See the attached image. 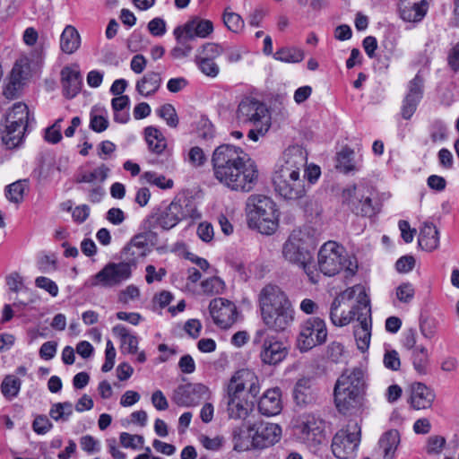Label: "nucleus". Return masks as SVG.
I'll return each mask as SVG.
<instances>
[{
	"mask_svg": "<svg viewBox=\"0 0 459 459\" xmlns=\"http://www.w3.org/2000/svg\"><path fill=\"white\" fill-rule=\"evenodd\" d=\"M212 165L214 178L233 191L249 192L256 184V166L240 147L218 146L212 152Z\"/></svg>",
	"mask_w": 459,
	"mask_h": 459,
	"instance_id": "1",
	"label": "nucleus"
},
{
	"mask_svg": "<svg viewBox=\"0 0 459 459\" xmlns=\"http://www.w3.org/2000/svg\"><path fill=\"white\" fill-rule=\"evenodd\" d=\"M245 391L255 397L260 392L257 376L249 369L237 371L227 385V411L230 419H246L253 409V403L244 399Z\"/></svg>",
	"mask_w": 459,
	"mask_h": 459,
	"instance_id": "2",
	"label": "nucleus"
},
{
	"mask_svg": "<svg viewBox=\"0 0 459 459\" xmlns=\"http://www.w3.org/2000/svg\"><path fill=\"white\" fill-rule=\"evenodd\" d=\"M249 226L262 234L271 235L279 225V212L274 201L264 195H252L247 201Z\"/></svg>",
	"mask_w": 459,
	"mask_h": 459,
	"instance_id": "3",
	"label": "nucleus"
},
{
	"mask_svg": "<svg viewBox=\"0 0 459 459\" xmlns=\"http://www.w3.org/2000/svg\"><path fill=\"white\" fill-rule=\"evenodd\" d=\"M309 237L302 230H293L282 247V255L289 263L302 268L312 283L318 281L315 272L313 255L309 250Z\"/></svg>",
	"mask_w": 459,
	"mask_h": 459,
	"instance_id": "4",
	"label": "nucleus"
},
{
	"mask_svg": "<svg viewBox=\"0 0 459 459\" xmlns=\"http://www.w3.org/2000/svg\"><path fill=\"white\" fill-rule=\"evenodd\" d=\"M199 218L200 213L190 200L184 199L172 201L164 208L154 211L147 219L149 229L159 226L162 230H169L186 218Z\"/></svg>",
	"mask_w": 459,
	"mask_h": 459,
	"instance_id": "5",
	"label": "nucleus"
},
{
	"mask_svg": "<svg viewBox=\"0 0 459 459\" xmlns=\"http://www.w3.org/2000/svg\"><path fill=\"white\" fill-rule=\"evenodd\" d=\"M28 124L27 105L22 102L15 103L6 114L5 131L2 136L3 143L7 148H14L22 143Z\"/></svg>",
	"mask_w": 459,
	"mask_h": 459,
	"instance_id": "6",
	"label": "nucleus"
},
{
	"mask_svg": "<svg viewBox=\"0 0 459 459\" xmlns=\"http://www.w3.org/2000/svg\"><path fill=\"white\" fill-rule=\"evenodd\" d=\"M253 343L260 345L259 357L264 364L275 366L281 363L289 353L288 345L265 329L257 330Z\"/></svg>",
	"mask_w": 459,
	"mask_h": 459,
	"instance_id": "7",
	"label": "nucleus"
},
{
	"mask_svg": "<svg viewBox=\"0 0 459 459\" xmlns=\"http://www.w3.org/2000/svg\"><path fill=\"white\" fill-rule=\"evenodd\" d=\"M134 263H108L99 273L91 277L86 285L89 287L113 288L128 280L132 275Z\"/></svg>",
	"mask_w": 459,
	"mask_h": 459,
	"instance_id": "8",
	"label": "nucleus"
},
{
	"mask_svg": "<svg viewBox=\"0 0 459 459\" xmlns=\"http://www.w3.org/2000/svg\"><path fill=\"white\" fill-rule=\"evenodd\" d=\"M375 191L372 187L359 184L343 190L342 197L345 203L358 215L371 217L377 213L373 204Z\"/></svg>",
	"mask_w": 459,
	"mask_h": 459,
	"instance_id": "9",
	"label": "nucleus"
},
{
	"mask_svg": "<svg viewBox=\"0 0 459 459\" xmlns=\"http://www.w3.org/2000/svg\"><path fill=\"white\" fill-rule=\"evenodd\" d=\"M359 442L360 427L357 422H352L334 435L331 446L332 451L339 459H351L356 455Z\"/></svg>",
	"mask_w": 459,
	"mask_h": 459,
	"instance_id": "10",
	"label": "nucleus"
},
{
	"mask_svg": "<svg viewBox=\"0 0 459 459\" xmlns=\"http://www.w3.org/2000/svg\"><path fill=\"white\" fill-rule=\"evenodd\" d=\"M327 329L325 323L319 317H310L300 326L297 339V348L301 352H307L326 341Z\"/></svg>",
	"mask_w": 459,
	"mask_h": 459,
	"instance_id": "11",
	"label": "nucleus"
},
{
	"mask_svg": "<svg viewBox=\"0 0 459 459\" xmlns=\"http://www.w3.org/2000/svg\"><path fill=\"white\" fill-rule=\"evenodd\" d=\"M273 182L275 191L288 200H298L302 198L306 194V177L285 172L274 171Z\"/></svg>",
	"mask_w": 459,
	"mask_h": 459,
	"instance_id": "12",
	"label": "nucleus"
},
{
	"mask_svg": "<svg viewBox=\"0 0 459 459\" xmlns=\"http://www.w3.org/2000/svg\"><path fill=\"white\" fill-rule=\"evenodd\" d=\"M343 247L334 241L325 243L317 255L319 271L326 276H334L344 267L347 259Z\"/></svg>",
	"mask_w": 459,
	"mask_h": 459,
	"instance_id": "13",
	"label": "nucleus"
},
{
	"mask_svg": "<svg viewBox=\"0 0 459 459\" xmlns=\"http://www.w3.org/2000/svg\"><path fill=\"white\" fill-rule=\"evenodd\" d=\"M359 293L365 292L363 288L359 285H356L352 288H348L344 291L338 294L330 307V319L332 323L336 326H344L349 325L355 316L359 315L360 309L358 308V304L351 307L349 311H346L342 307L345 305V301L351 300L356 291Z\"/></svg>",
	"mask_w": 459,
	"mask_h": 459,
	"instance_id": "14",
	"label": "nucleus"
},
{
	"mask_svg": "<svg viewBox=\"0 0 459 459\" xmlns=\"http://www.w3.org/2000/svg\"><path fill=\"white\" fill-rule=\"evenodd\" d=\"M358 308L360 312L357 317L359 324L354 328V337L359 350L364 352L368 349L371 338V307L366 292L359 293Z\"/></svg>",
	"mask_w": 459,
	"mask_h": 459,
	"instance_id": "15",
	"label": "nucleus"
},
{
	"mask_svg": "<svg viewBox=\"0 0 459 459\" xmlns=\"http://www.w3.org/2000/svg\"><path fill=\"white\" fill-rule=\"evenodd\" d=\"M236 118L238 123L242 125H259L271 122L266 106L253 98H245L240 101L236 112Z\"/></svg>",
	"mask_w": 459,
	"mask_h": 459,
	"instance_id": "16",
	"label": "nucleus"
},
{
	"mask_svg": "<svg viewBox=\"0 0 459 459\" xmlns=\"http://www.w3.org/2000/svg\"><path fill=\"white\" fill-rule=\"evenodd\" d=\"M210 397L209 388L200 383L186 384L178 386L173 394V401L178 406L192 407Z\"/></svg>",
	"mask_w": 459,
	"mask_h": 459,
	"instance_id": "17",
	"label": "nucleus"
},
{
	"mask_svg": "<svg viewBox=\"0 0 459 459\" xmlns=\"http://www.w3.org/2000/svg\"><path fill=\"white\" fill-rule=\"evenodd\" d=\"M307 161V152L299 145H293L287 148L281 160L276 166L275 171L285 172L298 175L306 174V166Z\"/></svg>",
	"mask_w": 459,
	"mask_h": 459,
	"instance_id": "18",
	"label": "nucleus"
},
{
	"mask_svg": "<svg viewBox=\"0 0 459 459\" xmlns=\"http://www.w3.org/2000/svg\"><path fill=\"white\" fill-rule=\"evenodd\" d=\"M250 431H253L255 449H264L273 446L281 437V429L278 424L265 421L250 424Z\"/></svg>",
	"mask_w": 459,
	"mask_h": 459,
	"instance_id": "19",
	"label": "nucleus"
},
{
	"mask_svg": "<svg viewBox=\"0 0 459 459\" xmlns=\"http://www.w3.org/2000/svg\"><path fill=\"white\" fill-rule=\"evenodd\" d=\"M211 316L221 328L230 327L237 319V307L233 302L223 298L213 299L209 305Z\"/></svg>",
	"mask_w": 459,
	"mask_h": 459,
	"instance_id": "20",
	"label": "nucleus"
},
{
	"mask_svg": "<svg viewBox=\"0 0 459 459\" xmlns=\"http://www.w3.org/2000/svg\"><path fill=\"white\" fill-rule=\"evenodd\" d=\"M324 428L325 421L314 413H303L299 417L298 429L305 441L321 443L324 439Z\"/></svg>",
	"mask_w": 459,
	"mask_h": 459,
	"instance_id": "21",
	"label": "nucleus"
},
{
	"mask_svg": "<svg viewBox=\"0 0 459 459\" xmlns=\"http://www.w3.org/2000/svg\"><path fill=\"white\" fill-rule=\"evenodd\" d=\"M213 31V24L210 20L202 19L200 17H193L184 25L178 26L174 30L176 39L179 40L184 38L194 39L195 38H207Z\"/></svg>",
	"mask_w": 459,
	"mask_h": 459,
	"instance_id": "22",
	"label": "nucleus"
},
{
	"mask_svg": "<svg viewBox=\"0 0 459 459\" xmlns=\"http://www.w3.org/2000/svg\"><path fill=\"white\" fill-rule=\"evenodd\" d=\"M367 380L365 371L360 368L346 369L337 379L334 388L352 392L365 396Z\"/></svg>",
	"mask_w": 459,
	"mask_h": 459,
	"instance_id": "23",
	"label": "nucleus"
},
{
	"mask_svg": "<svg viewBox=\"0 0 459 459\" xmlns=\"http://www.w3.org/2000/svg\"><path fill=\"white\" fill-rule=\"evenodd\" d=\"M334 404L337 411L343 415L360 413L365 407V396L352 392L333 389Z\"/></svg>",
	"mask_w": 459,
	"mask_h": 459,
	"instance_id": "24",
	"label": "nucleus"
},
{
	"mask_svg": "<svg viewBox=\"0 0 459 459\" xmlns=\"http://www.w3.org/2000/svg\"><path fill=\"white\" fill-rule=\"evenodd\" d=\"M290 304L287 295L276 285L264 286L259 294L261 314Z\"/></svg>",
	"mask_w": 459,
	"mask_h": 459,
	"instance_id": "25",
	"label": "nucleus"
},
{
	"mask_svg": "<svg viewBox=\"0 0 459 459\" xmlns=\"http://www.w3.org/2000/svg\"><path fill=\"white\" fill-rule=\"evenodd\" d=\"M261 315L263 322L269 328L277 332L284 331L294 320V309L291 303Z\"/></svg>",
	"mask_w": 459,
	"mask_h": 459,
	"instance_id": "26",
	"label": "nucleus"
},
{
	"mask_svg": "<svg viewBox=\"0 0 459 459\" xmlns=\"http://www.w3.org/2000/svg\"><path fill=\"white\" fill-rule=\"evenodd\" d=\"M60 74L64 96L66 99L77 96L82 85V77L77 65L65 66Z\"/></svg>",
	"mask_w": 459,
	"mask_h": 459,
	"instance_id": "27",
	"label": "nucleus"
},
{
	"mask_svg": "<svg viewBox=\"0 0 459 459\" xmlns=\"http://www.w3.org/2000/svg\"><path fill=\"white\" fill-rule=\"evenodd\" d=\"M411 395L409 403L414 410L429 409L436 398L433 389L425 384L417 382L411 385Z\"/></svg>",
	"mask_w": 459,
	"mask_h": 459,
	"instance_id": "28",
	"label": "nucleus"
},
{
	"mask_svg": "<svg viewBox=\"0 0 459 459\" xmlns=\"http://www.w3.org/2000/svg\"><path fill=\"white\" fill-rule=\"evenodd\" d=\"M423 81L420 76H415L409 82V92L406 95L403 108L402 115L404 119H409L414 114L419 102L423 94Z\"/></svg>",
	"mask_w": 459,
	"mask_h": 459,
	"instance_id": "29",
	"label": "nucleus"
},
{
	"mask_svg": "<svg viewBox=\"0 0 459 459\" xmlns=\"http://www.w3.org/2000/svg\"><path fill=\"white\" fill-rule=\"evenodd\" d=\"M429 4L426 0H400L401 18L407 22H419L426 15Z\"/></svg>",
	"mask_w": 459,
	"mask_h": 459,
	"instance_id": "30",
	"label": "nucleus"
},
{
	"mask_svg": "<svg viewBox=\"0 0 459 459\" xmlns=\"http://www.w3.org/2000/svg\"><path fill=\"white\" fill-rule=\"evenodd\" d=\"M282 409L279 388L267 390L258 402L259 411L267 417L277 415Z\"/></svg>",
	"mask_w": 459,
	"mask_h": 459,
	"instance_id": "31",
	"label": "nucleus"
},
{
	"mask_svg": "<svg viewBox=\"0 0 459 459\" xmlns=\"http://www.w3.org/2000/svg\"><path fill=\"white\" fill-rule=\"evenodd\" d=\"M294 400L298 405L307 406L316 402L317 395L309 378L299 379L294 387Z\"/></svg>",
	"mask_w": 459,
	"mask_h": 459,
	"instance_id": "32",
	"label": "nucleus"
},
{
	"mask_svg": "<svg viewBox=\"0 0 459 459\" xmlns=\"http://www.w3.org/2000/svg\"><path fill=\"white\" fill-rule=\"evenodd\" d=\"M419 246L426 251H433L439 245V233L436 226L431 222H424L420 230Z\"/></svg>",
	"mask_w": 459,
	"mask_h": 459,
	"instance_id": "33",
	"label": "nucleus"
},
{
	"mask_svg": "<svg viewBox=\"0 0 459 459\" xmlns=\"http://www.w3.org/2000/svg\"><path fill=\"white\" fill-rule=\"evenodd\" d=\"M253 431H250V424L246 429L238 428L232 432L233 449L237 452L248 451L255 449V441Z\"/></svg>",
	"mask_w": 459,
	"mask_h": 459,
	"instance_id": "34",
	"label": "nucleus"
},
{
	"mask_svg": "<svg viewBox=\"0 0 459 459\" xmlns=\"http://www.w3.org/2000/svg\"><path fill=\"white\" fill-rule=\"evenodd\" d=\"M400 444V434L396 429L385 432L379 441V448L383 450L384 459H393Z\"/></svg>",
	"mask_w": 459,
	"mask_h": 459,
	"instance_id": "35",
	"label": "nucleus"
},
{
	"mask_svg": "<svg viewBox=\"0 0 459 459\" xmlns=\"http://www.w3.org/2000/svg\"><path fill=\"white\" fill-rule=\"evenodd\" d=\"M80 45L81 38L77 30L72 25H67L60 37L61 50L65 54H73L79 48Z\"/></svg>",
	"mask_w": 459,
	"mask_h": 459,
	"instance_id": "36",
	"label": "nucleus"
},
{
	"mask_svg": "<svg viewBox=\"0 0 459 459\" xmlns=\"http://www.w3.org/2000/svg\"><path fill=\"white\" fill-rule=\"evenodd\" d=\"M145 140L149 150L157 155L161 154L167 148V141L162 133L153 126L144 129Z\"/></svg>",
	"mask_w": 459,
	"mask_h": 459,
	"instance_id": "37",
	"label": "nucleus"
},
{
	"mask_svg": "<svg viewBox=\"0 0 459 459\" xmlns=\"http://www.w3.org/2000/svg\"><path fill=\"white\" fill-rule=\"evenodd\" d=\"M161 83V77L159 73L148 72L136 83L137 91L143 96H149L155 93Z\"/></svg>",
	"mask_w": 459,
	"mask_h": 459,
	"instance_id": "38",
	"label": "nucleus"
},
{
	"mask_svg": "<svg viewBox=\"0 0 459 459\" xmlns=\"http://www.w3.org/2000/svg\"><path fill=\"white\" fill-rule=\"evenodd\" d=\"M112 331L120 338V348L123 353L134 354L137 352L138 339L135 335L129 333L128 330L122 325L114 326Z\"/></svg>",
	"mask_w": 459,
	"mask_h": 459,
	"instance_id": "39",
	"label": "nucleus"
},
{
	"mask_svg": "<svg viewBox=\"0 0 459 459\" xmlns=\"http://www.w3.org/2000/svg\"><path fill=\"white\" fill-rule=\"evenodd\" d=\"M411 361L413 368L418 375L425 376L429 373V355L424 346H418L412 351Z\"/></svg>",
	"mask_w": 459,
	"mask_h": 459,
	"instance_id": "40",
	"label": "nucleus"
},
{
	"mask_svg": "<svg viewBox=\"0 0 459 459\" xmlns=\"http://www.w3.org/2000/svg\"><path fill=\"white\" fill-rule=\"evenodd\" d=\"M29 191L27 179L18 180L7 186L6 197L9 201L19 204L23 200L24 195Z\"/></svg>",
	"mask_w": 459,
	"mask_h": 459,
	"instance_id": "41",
	"label": "nucleus"
},
{
	"mask_svg": "<svg viewBox=\"0 0 459 459\" xmlns=\"http://www.w3.org/2000/svg\"><path fill=\"white\" fill-rule=\"evenodd\" d=\"M303 50L297 48H281L278 49L273 57L284 63H299L304 59Z\"/></svg>",
	"mask_w": 459,
	"mask_h": 459,
	"instance_id": "42",
	"label": "nucleus"
},
{
	"mask_svg": "<svg viewBox=\"0 0 459 459\" xmlns=\"http://www.w3.org/2000/svg\"><path fill=\"white\" fill-rule=\"evenodd\" d=\"M22 84L23 77L22 69L20 67H13L11 72L9 82L4 90V94L6 98H14L17 92L21 90Z\"/></svg>",
	"mask_w": 459,
	"mask_h": 459,
	"instance_id": "43",
	"label": "nucleus"
},
{
	"mask_svg": "<svg viewBox=\"0 0 459 459\" xmlns=\"http://www.w3.org/2000/svg\"><path fill=\"white\" fill-rule=\"evenodd\" d=\"M222 20L228 30L234 33H239L244 30V20L238 13L231 11L230 7L224 10Z\"/></svg>",
	"mask_w": 459,
	"mask_h": 459,
	"instance_id": "44",
	"label": "nucleus"
},
{
	"mask_svg": "<svg viewBox=\"0 0 459 459\" xmlns=\"http://www.w3.org/2000/svg\"><path fill=\"white\" fill-rule=\"evenodd\" d=\"M74 407L69 402L54 403L49 411V416L56 421H67L73 414Z\"/></svg>",
	"mask_w": 459,
	"mask_h": 459,
	"instance_id": "45",
	"label": "nucleus"
},
{
	"mask_svg": "<svg viewBox=\"0 0 459 459\" xmlns=\"http://www.w3.org/2000/svg\"><path fill=\"white\" fill-rule=\"evenodd\" d=\"M108 172L109 169L102 164L91 172L81 174L76 181L79 183H94L96 181L102 183L108 178Z\"/></svg>",
	"mask_w": 459,
	"mask_h": 459,
	"instance_id": "46",
	"label": "nucleus"
},
{
	"mask_svg": "<svg viewBox=\"0 0 459 459\" xmlns=\"http://www.w3.org/2000/svg\"><path fill=\"white\" fill-rule=\"evenodd\" d=\"M22 385L21 380L13 375H8L4 377L1 384V391L4 397L13 399L16 397L20 392Z\"/></svg>",
	"mask_w": 459,
	"mask_h": 459,
	"instance_id": "47",
	"label": "nucleus"
},
{
	"mask_svg": "<svg viewBox=\"0 0 459 459\" xmlns=\"http://www.w3.org/2000/svg\"><path fill=\"white\" fill-rule=\"evenodd\" d=\"M354 152L349 148H343L338 153L337 168L344 173L357 170L358 168L353 160Z\"/></svg>",
	"mask_w": 459,
	"mask_h": 459,
	"instance_id": "48",
	"label": "nucleus"
},
{
	"mask_svg": "<svg viewBox=\"0 0 459 459\" xmlns=\"http://www.w3.org/2000/svg\"><path fill=\"white\" fill-rule=\"evenodd\" d=\"M141 178L145 182L152 184L160 189H170L174 186V182L170 178H167L163 175H160L154 171H146L142 176Z\"/></svg>",
	"mask_w": 459,
	"mask_h": 459,
	"instance_id": "49",
	"label": "nucleus"
},
{
	"mask_svg": "<svg viewBox=\"0 0 459 459\" xmlns=\"http://www.w3.org/2000/svg\"><path fill=\"white\" fill-rule=\"evenodd\" d=\"M201 287L203 291L206 294H220L224 290L225 283L221 278L214 276L203 281Z\"/></svg>",
	"mask_w": 459,
	"mask_h": 459,
	"instance_id": "50",
	"label": "nucleus"
},
{
	"mask_svg": "<svg viewBox=\"0 0 459 459\" xmlns=\"http://www.w3.org/2000/svg\"><path fill=\"white\" fill-rule=\"evenodd\" d=\"M158 115L163 118L170 127H177L178 117L175 108L171 104H165L157 110Z\"/></svg>",
	"mask_w": 459,
	"mask_h": 459,
	"instance_id": "51",
	"label": "nucleus"
},
{
	"mask_svg": "<svg viewBox=\"0 0 459 459\" xmlns=\"http://www.w3.org/2000/svg\"><path fill=\"white\" fill-rule=\"evenodd\" d=\"M446 441L444 437L441 436H430L426 444V453L429 455H438L441 454Z\"/></svg>",
	"mask_w": 459,
	"mask_h": 459,
	"instance_id": "52",
	"label": "nucleus"
},
{
	"mask_svg": "<svg viewBox=\"0 0 459 459\" xmlns=\"http://www.w3.org/2000/svg\"><path fill=\"white\" fill-rule=\"evenodd\" d=\"M197 65L205 75L216 77L220 72L218 65L211 57L196 58Z\"/></svg>",
	"mask_w": 459,
	"mask_h": 459,
	"instance_id": "53",
	"label": "nucleus"
},
{
	"mask_svg": "<svg viewBox=\"0 0 459 459\" xmlns=\"http://www.w3.org/2000/svg\"><path fill=\"white\" fill-rule=\"evenodd\" d=\"M90 116V127L91 130L97 133H101L108 128V118L104 115L99 114L97 109H92Z\"/></svg>",
	"mask_w": 459,
	"mask_h": 459,
	"instance_id": "54",
	"label": "nucleus"
},
{
	"mask_svg": "<svg viewBox=\"0 0 459 459\" xmlns=\"http://www.w3.org/2000/svg\"><path fill=\"white\" fill-rule=\"evenodd\" d=\"M121 445L126 448L138 449L144 442L141 435H133L127 432H122L119 437Z\"/></svg>",
	"mask_w": 459,
	"mask_h": 459,
	"instance_id": "55",
	"label": "nucleus"
},
{
	"mask_svg": "<svg viewBox=\"0 0 459 459\" xmlns=\"http://www.w3.org/2000/svg\"><path fill=\"white\" fill-rule=\"evenodd\" d=\"M415 294L414 288L410 282L400 284L396 289V297L403 303H409Z\"/></svg>",
	"mask_w": 459,
	"mask_h": 459,
	"instance_id": "56",
	"label": "nucleus"
},
{
	"mask_svg": "<svg viewBox=\"0 0 459 459\" xmlns=\"http://www.w3.org/2000/svg\"><path fill=\"white\" fill-rule=\"evenodd\" d=\"M62 118L57 119L51 126L48 127L45 132V140L50 143H57L62 139L61 122Z\"/></svg>",
	"mask_w": 459,
	"mask_h": 459,
	"instance_id": "57",
	"label": "nucleus"
},
{
	"mask_svg": "<svg viewBox=\"0 0 459 459\" xmlns=\"http://www.w3.org/2000/svg\"><path fill=\"white\" fill-rule=\"evenodd\" d=\"M53 428L52 422L46 415H38L33 420L32 429L39 435L48 433Z\"/></svg>",
	"mask_w": 459,
	"mask_h": 459,
	"instance_id": "58",
	"label": "nucleus"
},
{
	"mask_svg": "<svg viewBox=\"0 0 459 459\" xmlns=\"http://www.w3.org/2000/svg\"><path fill=\"white\" fill-rule=\"evenodd\" d=\"M177 39V46H175L171 50V55L175 58H182L187 56L192 51V46L188 44V40H191L189 38H184V39L179 40Z\"/></svg>",
	"mask_w": 459,
	"mask_h": 459,
	"instance_id": "59",
	"label": "nucleus"
},
{
	"mask_svg": "<svg viewBox=\"0 0 459 459\" xmlns=\"http://www.w3.org/2000/svg\"><path fill=\"white\" fill-rule=\"evenodd\" d=\"M35 285L36 287L48 291L52 297H56L58 294V287L56 283L48 277H37L35 280Z\"/></svg>",
	"mask_w": 459,
	"mask_h": 459,
	"instance_id": "60",
	"label": "nucleus"
},
{
	"mask_svg": "<svg viewBox=\"0 0 459 459\" xmlns=\"http://www.w3.org/2000/svg\"><path fill=\"white\" fill-rule=\"evenodd\" d=\"M207 158L200 147L195 146L190 149L188 152V161L192 166L195 168H199L203 166Z\"/></svg>",
	"mask_w": 459,
	"mask_h": 459,
	"instance_id": "61",
	"label": "nucleus"
},
{
	"mask_svg": "<svg viewBox=\"0 0 459 459\" xmlns=\"http://www.w3.org/2000/svg\"><path fill=\"white\" fill-rule=\"evenodd\" d=\"M383 362L385 367L391 370H398L401 366L399 354L394 350L385 353Z\"/></svg>",
	"mask_w": 459,
	"mask_h": 459,
	"instance_id": "62",
	"label": "nucleus"
},
{
	"mask_svg": "<svg viewBox=\"0 0 459 459\" xmlns=\"http://www.w3.org/2000/svg\"><path fill=\"white\" fill-rule=\"evenodd\" d=\"M447 65L454 73H459V41L448 51Z\"/></svg>",
	"mask_w": 459,
	"mask_h": 459,
	"instance_id": "63",
	"label": "nucleus"
},
{
	"mask_svg": "<svg viewBox=\"0 0 459 459\" xmlns=\"http://www.w3.org/2000/svg\"><path fill=\"white\" fill-rule=\"evenodd\" d=\"M140 295V290L135 285H129L123 290L119 295L118 299L122 303H128L130 300L137 299Z\"/></svg>",
	"mask_w": 459,
	"mask_h": 459,
	"instance_id": "64",
	"label": "nucleus"
}]
</instances>
